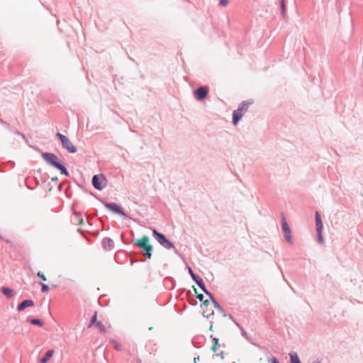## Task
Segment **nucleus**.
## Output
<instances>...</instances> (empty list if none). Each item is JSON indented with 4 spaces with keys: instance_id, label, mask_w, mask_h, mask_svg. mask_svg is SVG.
<instances>
[{
    "instance_id": "a878e982",
    "label": "nucleus",
    "mask_w": 363,
    "mask_h": 363,
    "mask_svg": "<svg viewBox=\"0 0 363 363\" xmlns=\"http://www.w3.org/2000/svg\"><path fill=\"white\" fill-rule=\"evenodd\" d=\"M54 351L52 350L47 351V360L52 357Z\"/></svg>"
},
{
    "instance_id": "aec40b11",
    "label": "nucleus",
    "mask_w": 363,
    "mask_h": 363,
    "mask_svg": "<svg viewBox=\"0 0 363 363\" xmlns=\"http://www.w3.org/2000/svg\"><path fill=\"white\" fill-rule=\"evenodd\" d=\"M316 231H317L318 242L320 244H323V235H322L323 230H316Z\"/></svg>"
},
{
    "instance_id": "dca6fc26",
    "label": "nucleus",
    "mask_w": 363,
    "mask_h": 363,
    "mask_svg": "<svg viewBox=\"0 0 363 363\" xmlns=\"http://www.w3.org/2000/svg\"><path fill=\"white\" fill-rule=\"evenodd\" d=\"M29 321L30 322L31 324L33 325H38L40 326H42L43 325V321L38 318H32L30 319Z\"/></svg>"
},
{
    "instance_id": "2eb2a0df",
    "label": "nucleus",
    "mask_w": 363,
    "mask_h": 363,
    "mask_svg": "<svg viewBox=\"0 0 363 363\" xmlns=\"http://www.w3.org/2000/svg\"><path fill=\"white\" fill-rule=\"evenodd\" d=\"M291 363H301L296 353H291Z\"/></svg>"
},
{
    "instance_id": "cd10ccee",
    "label": "nucleus",
    "mask_w": 363,
    "mask_h": 363,
    "mask_svg": "<svg viewBox=\"0 0 363 363\" xmlns=\"http://www.w3.org/2000/svg\"><path fill=\"white\" fill-rule=\"evenodd\" d=\"M40 284L41 285L42 287V291L45 292V284L40 282Z\"/></svg>"
},
{
    "instance_id": "2f4dec72",
    "label": "nucleus",
    "mask_w": 363,
    "mask_h": 363,
    "mask_svg": "<svg viewBox=\"0 0 363 363\" xmlns=\"http://www.w3.org/2000/svg\"><path fill=\"white\" fill-rule=\"evenodd\" d=\"M271 362L272 363H279L275 357H273Z\"/></svg>"
},
{
    "instance_id": "423d86ee",
    "label": "nucleus",
    "mask_w": 363,
    "mask_h": 363,
    "mask_svg": "<svg viewBox=\"0 0 363 363\" xmlns=\"http://www.w3.org/2000/svg\"><path fill=\"white\" fill-rule=\"evenodd\" d=\"M95 327L101 333L105 334L106 333V328L104 324L97 320V313L95 312L91 318V323L89 327Z\"/></svg>"
},
{
    "instance_id": "c756f323",
    "label": "nucleus",
    "mask_w": 363,
    "mask_h": 363,
    "mask_svg": "<svg viewBox=\"0 0 363 363\" xmlns=\"http://www.w3.org/2000/svg\"><path fill=\"white\" fill-rule=\"evenodd\" d=\"M40 363H45V354H44L40 359Z\"/></svg>"
},
{
    "instance_id": "ddd939ff",
    "label": "nucleus",
    "mask_w": 363,
    "mask_h": 363,
    "mask_svg": "<svg viewBox=\"0 0 363 363\" xmlns=\"http://www.w3.org/2000/svg\"><path fill=\"white\" fill-rule=\"evenodd\" d=\"M203 314L205 315L206 316V318H209L211 315L212 316L213 320L211 322L210 330H213V325L217 323V322H218L216 318H214V315H215L214 311H213L210 313H208V311H203Z\"/></svg>"
},
{
    "instance_id": "393cba45",
    "label": "nucleus",
    "mask_w": 363,
    "mask_h": 363,
    "mask_svg": "<svg viewBox=\"0 0 363 363\" xmlns=\"http://www.w3.org/2000/svg\"><path fill=\"white\" fill-rule=\"evenodd\" d=\"M281 6L282 15L284 16L285 15V12H286V6H285L284 0L281 1Z\"/></svg>"
},
{
    "instance_id": "58836bf2",
    "label": "nucleus",
    "mask_w": 363,
    "mask_h": 363,
    "mask_svg": "<svg viewBox=\"0 0 363 363\" xmlns=\"http://www.w3.org/2000/svg\"><path fill=\"white\" fill-rule=\"evenodd\" d=\"M220 314H221V315H223V316H225V314H223V313H220Z\"/></svg>"
},
{
    "instance_id": "9b49d317",
    "label": "nucleus",
    "mask_w": 363,
    "mask_h": 363,
    "mask_svg": "<svg viewBox=\"0 0 363 363\" xmlns=\"http://www.w3.org/2000/svg\"><path fill=\"white\" fill-rule=\"evenodd\" d=\"M35 303L33 300L26 299L23 301L21 303H19L17 306L18 311H23L28 307L34 306Z\"/></svg>"
},
{
    "instance_id": "6ab92c4d",
    "label": "nucleus",
    "mask_w": 363,
    "mask_h": 363,
    "mask_svg": "<svg viewBox=\"0 0 363 363\" xmlns=\"http://www.w3.org/2000/svg\"><path fill=\"white\" fill-rule=\"evenodd\" d=\"M103 245L104 246L111 247L113 245V241L110 238H104L103 240Z\"/></svg>"
},
{
    "instance_id": "72a5a7b5",
    "label": "nucleus",
    "mask_w": 363,
    "mask_h": 363,
    "mask_svg": "<svg viewBox=\"0 0 363 363\" xmlns=\"http://www.w3.org/2000/svg\"><path fill=\"white\" fill-rule=\"evenodd\" d=\"M42 157L45 160V152L41 153Z\"/></svg>"
},
{
    "instance_id": "7c9ffc66",
    "label": "nucleus",
    "mask_w": 363,
    "mask_h": 363,
    "mask_svg": "<svg viewBox=\"0 0 363 363\" xmlns=\"http://www.w3.org/2000/svg\"><path fill=\"white\" fill-rule=\"evenodd\" d=\"M196 298H199L200 301H202L203 298V295L202 294H197Z\"/></svg>"
},
{
    "instance_id": "f3484780",
    "label": "nucleus",
    "mask_w": 363,
    "mask_h": 363,
    "mask_svg": "<svg viewBox=\"0 0 363 363\" xmlns=\"http://www.w3.org/2000/svg\"><path fill=\"white\" fill-rule=\"evenodd\" d=\"M196 284L199 286V287L203 291H205L206 294H208V291H206V288H205V285H204L203 281L201 278L198 279V281H196Z\"/></svg>"
},
{
    "instance_id": "0eeeda50",
    "label": "nucleus",
    "mask_w": 363,
    "mask_h": 363,
    "mask_svg": "<svg viewBox=\"0 0 363 363\" xmlns=\"http://www.w3.org/2000/svg\"><path fill=\"white\" fill-rule=\"evenodd\" d=\"M106 183V179L103 174L94 175L92 178V184L98 190H101Z\"/></svg>"
},
{
    "instance_id": "5701e85b",
    "label": "nucleus",
    "mask_w": 363,
    "mask_h": 363,
    "mask_svg": "<svg viewBox=\"0 0 363 363\" xmlns=\"http://www.w3.org/2000/svg\"><path fill=\"white\" fill-rule=\"evenodd\" d=\"M113 347L118 351H121L122 350V345L118 342H113Z\"/></svg>"
},
{
    "instance_id": "c85d7f7f",
    "label": "nucleus",
    "mask_w": 363,
    "mask_h": 363,
    "mask_svg": "<svg viewBox=\"0 0 363 363\" xmlns=\"http://www.w3.org/2000/svg\"><path fill=\"white\" fill-rule=\"evenodd\" d=\"M192 279L196 282L198 281L199 279H201L200 277H199L198 276H196V274H192L191 276Z\"/></svg>"
},
{
    "instance_id": "7ed1b4c3",
    "label": "nucleus",
    "mask_w": 363,
    "mask_h": 363,
    "mask_svg": "<svg viewBox=\"0 0 363 363\" xmlns=\"http://www.w3.org/2000/svg\"><path fill=\"white\" fill-rule=\"evenodd\" d=\"M248 104L243 102L240 104L239 108L233 112V123L236 125L239 120L242 117L243 113L247 111Z\"/></svg>"
},
{
    "instance_id": "b1692460",
    "label": "nucleus",
    "mask_w": 363,
    "mask_h": 363,
    "mask_svg": "<svg viewBox=\"0 0 363 363\" xmlns=\"http://www.w3.org/2000/svg\"><path fill=\"white\" fill-rule=\"evenodd\" d=\"M229 4L228 0H220L218 2V5L221 7H226Z\"/></svg>"
},
{
    "instance_id": "412c9836",
    "label": "nucleus",
    "mask_w": 363,
    "mask_h": 363,
    "mask_svg": "<svg viewBox=\"0 0 363 363\" xmlns=\"http://www.w3.org/2000/svg\"><path fill=\"white\" fill-rule=\"evenodd\" d=\"M213 342H214V343H213V345L211 347V350L213 352H216L217 347L219 345L218 339V338H213Z\"/></svg>"
},
{
    "instance_id": "4c0bfd02",
    "label": "nucleus",
    "mask_w": 363,
    "mask_h": 363,
    "mask_svg": "<svg viewBox=\"0 0 363 363\" xmlns=\"http://www.w3.org/2000/svg\"><path fill=\"white\" fill-rule=\"evenodd\" d=\"M52 187H50V188L49 189V191H52Z\"/></svg>"
},
{
    "instance_id": "f8f14e48",
    "label": "nucleus",
    "mask_w": 363,
    "mask_h": 363,
    "mask_svg": "<svg viewBox=\"0 0 363 363\" xmlns=\"http://www.w3.org/2000/svg\"><path fill=\"white\" fill-rule=\"evenodd\" d=\"M2 294L7 298H11L15 295L14 290L9 288V287H2L1 289Z\"/></svg>"
},
{
    "instance_id": "4be33fe9",
    "label": "nucleus",
    "mask_w": 363,
    "mask_h": 363,
    "mask_svg": "<svg viewBox=\"0 0 363 363\" xmlns=\"http://www.w3.org/2000/svg\"><path fill=\"white\" fill-rule=\"evenodd\" d=\"M51 180L55 183L56 189L58 191H60V188H61V186H60V184H57V180H58L57 177H51Z\"/></svg>"
},
{
    "instance_id": "c9c22d12",
    "label": "nucleus",
    "mask_w": 363,
    "mask_h": 363,
    "mask_svg": "<svg viewBox=\"0 0 363 363\" xmlns=\"http://www.w3.org/2000/svg\"><path fill=\"white\" fill-rule=\"evenodd\" d=\"M204 304L205 305H208V301H204Z\"/></svg>"
},
{
    "instance_id": "f257e3e1",
    "label": "nucleus",
    "mask_w": 363,
    "mask_h": 363,
    "mask_svg": "<svg viewBox=\"0 0 363 363\" xmlns=\"http://www.w3.org/2000/svg\"><path fill=\"white\" fill-rule=\"evenodd\" d=\"M47 162L53 168L58 169L62 174L68 175V172L62 162L56 155L47 153Z\"/></svg>"
},
{
    "instance_id": "9d476101",
    "label": "nucleus",
    "mask_w": 363,
    "mask_h": 363,
    "mask_svg": "<svg viewBox=\"0 0 363 363\" xmlns=\"http://www.w3.org/2000/svg\"><path fill=\"white\" fill-rule=\"evenodd\" d=\"M208 92L207 86H201L195 91V96L199 100L204 99Z\"/></svg>"
},
{
    "instance_id": "6e6552de",
    "label": "nucleus",
    "mask_w": 363,
    "mask_h": 363,
    "mask_svg": "<svg viewBox=\"0 0 363 363\" xmlns=\"http://www.w3.org/2000/svg\"><path fill=\"white\" fill-rule=\"evenodd\" d=\"M281 226H282V230L284 235L285 239L290 244L293 243L292 241V236H291V229L285 219V218H282L281 220Z\"/></svg>"
},
{
    "instance_id": "20e7f679",
    "label": "nucleus",
    "mask_w": 363,
    "mask_h": 363,
    "mask_svg": "<svg viewBox=\"0 0 363 363\" xmlns=\"http://www.w3.org/2000/svg\"><path fill=\"white\" fill-rule=\"evenodd\" d=\"M152 233L156 238V240L160 242L161 245H162L166 249L174 248V244L166 239L164 235L156 230H153Z\"/></svg>"
},
{
    "instance_id": "39448f33",
    "label": "nucleus",
    "mask_w": 363,
    "mask_h": 363,
    "mask_svg": "<svg viewBox=\"0 0 363 363\" xmlns=\"http://www.w3.org/2000/svg\"><path fill=\"white\" fill-rule=\"evenodd\" d=\"M57 135L61 140L63 147L65 148L69 152L75 153L77 152L76 147L69 140V138L60 133H58Z\"/></svg>"
},
{
    "instance_id": "e433bc0d",
    "label": "nucleus",
    "mask_w": 363,
    "mask_h": 363,
    "mask_svg": "<svg viewBox=\"0 0 363 363\" xmlns=\"http://www.w3.org/2000/svg\"><path fill=\"white\" fill-rule=\"evenodd\" d=\"M0 122H1L4 124H6V123L3 122L2 120L0 119Z\"/></svg>"
},
{
    "instance_id": "a211bd4d",
    "label": "nucleus",
    "mask_w": 363,
    "mask_h": 363,
    "mask_svg": "<svg viewBox=\"0 0 363 363\" xmlns=\"http://www.w3.org/2000/svg\"><path fill=\"white\" fill-rule=\"evenodd\" d=\"M212 303H213V306L216 309V311H217L218 313H223L222 308L220 307V306L218 305V303L216 301L213 300L212 301Z\"/></svg>"
},
{
    "instance_id": "bb28decb",
    "label": "nucleus",
    "mask_w": 363,
    "mask_h": 363,
    "mask_svg": "<svg viewBox=\"0 0 363 363\" xmlns=\"http://www.w3.org/2000/svg\"><path fill=\"white\" fill-rule=\"evenodd\" d=\"M37 275L40 279H42L43 280L45 281V275L43 272H38Z\"/></svg>"
},
{
    "instance_id": "f03ea898",
    "label": "nucleus",
    "mask_w": 363,
    "mask_h": 363,
    "mask_svg": "<svg viewBox=\"0 0 363 363\" xmlns=\"http://www.w3.org/2000/svg\"><path fill=\"white\" fill-rule=\"evenodd\" d=\"M136 245L139 248L145 251V253L144 254L145 257H147L148 259L151 258L152 247L151 245H150L149 238L147 236H143L140 240H137Z\"/></svg>"
},
{
    "instance_id": "f704fd0d",
    "label": "nucleus",
    "mask_w": 363,
    "mask_h": 363,
    "mask_svg": "<svg viewBox=\"0 0 363 363\" xmlns=\"http://www.w3.org/2000/svg\"><path fill=\"white\" fill-rule=\"evenodd\" d=\"M84 223L83 219L79 220V225H83Z\"/></svg>"
},
{
    "instance_id": "1a4fd4ad",
    "label": "nucleus",
    "mask_w": 363,
    "mask_h": 363,
    "mask_svg": "<svg viewBox=\"0 0 363 363\" xmlns=\"http://www.w3.org/2000/svg\"><path fill=\"white\" fill-rule=\"evenodd\" d=\"M105 207L108 208V210L116 213H118L122 216H125V214L123 210V208L118 206V204L115 203H106L104 204Z\"/></svg>"
},
{
    "instance_id": "473e14b6",
    "label": "nucleus",
    "mask_w": 363,
    "mask_h": 363,
    "mask_svg": "<svg viewBox=\"0 0 363 363\" xmlns=\"http://www.w3.org/2000/svg\"><path fill=\"white\" fill-rule=\"evenodd\" d=\"M188 270H189V272L191 274V276H192V274H194V273L193 272V271H192L191 267H189Z\"/></svg>"
},
{
    "instance_id": "4468645a",
    "label": "nucleus",
    "mask_w": 363,
    "mask_h": 363,
    "mask_svg": "<svg viewBox=\"0 0 363 363\" xmlns=\"http://www.w3.org/2000/svg\"><path fill=\"white\" fill-rule=\"evenodd\" d=\"M315 225L316 230H323V223L320 218V216L318 211L315 212Z\"/></svg>"
}]
</instances>
